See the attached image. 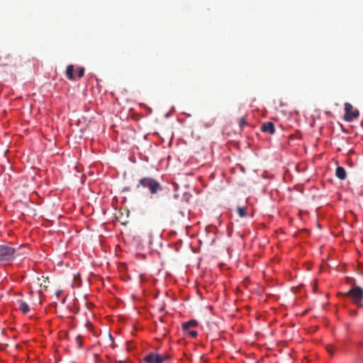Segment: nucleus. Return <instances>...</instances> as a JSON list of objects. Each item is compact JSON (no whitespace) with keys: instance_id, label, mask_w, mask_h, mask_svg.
Returning <instances> with one entry per match:
<instances>
[{"instance_id":"nucleus-10","label":"nucleus","mask_w":363,"mask_h":363,"mask_svg":"<svg viewBox=\"0 0 363 363\" xmlns=\"http://www.w3.org/2000/svg\"><path fill=\"white\" fill-rule=\"evenodd\" d=\"M74 66L72 65H68L66 69V76L70 79H74Z\"/></svg>"},{"instance_id":"nucleus-17","label":"nucleus","mask_w":363,"mask_h":363,"mask_svg":"<svg viewBox=\"0 0 363 363\" xmlns=\"http://www.w3.org/2000/svg\"><path fill=\"white\" fill-rule=\"evenodd\" d=\"M327 350L330 354H333V351L330 350L329 346L327 347Z\"/></svg>"},{"instance_id":"nucleus-4","label":"nucleus","mask_w":363,"mask_h":363,"mask_svg":"<svg viewBox=\"0 0 363 363\" xmlns=\"http://www.w3.org/2000/svg\"><path fill=\"white\" fill-rule=\"evenodd\" d=\"M345 107V115L344 119L347 122H351L358 118L359 113L357 109H353V106L351 104L346 102L344 104Z\"/></svg>"},{"instance_id":"nucleus-9","label":"nucleus","mask_w":363,"mask_h":363,"mask_svg":"<svg viewBox=\"0 0 363 363\" xmlns=\"http://www.w3.org/2000/svg\"><path fill=\"white\" fill-rule=\"evenodd\" d=\"M197 324L198 323H197L196 320H191L190 321L184 323L182 324V329L184 331H188L190 328L196 327L197 325Z\"/></svg>"},{"instance_id":"nucleus-6","label":"nucleus","mask_w":363,"mask_h":363,"mask_svg":"<svg viewBox=\"0 0 363 363\" xmlns=\"http://www.w3.org/2000/svg\"><path fill=\"white\" fill-rule=\"evenodd\" d=\"M260 130L264 133H268L272 135L275 133L274 124L272 122H267L262 124Z\"/></svg>"},{"instance_id":"nucleus-15","label":"nucleus","mask_w":363,"mask_h":363,"mask_svg":"<svg viewBox=\"0 0 363 363\" xmlns=\"http://www.w3.org/2000/svg\"><path fill=\"white\" fill-rule=\"evenodd\" d=\"M84 74V69L83 67H81L79 69L77 72V75L79 78L82 77Z\"/></svg>"},{"instance_id":"nucleus-7","label":"nucleus","mask_w":363,"mask_h":363,"mask_svg":"<svg viewBox=\"0 0 363 363\" xmlns=\"http://www.w3.org/2000/svg\"><path fill=\"white\" fill-rule=\"evenodd\" d=\"M13 62V57L12 56L6 52H3L0 55V63L1 65L7 66L9 65H11Z\"/></svg>"},{"instance_id":"nucleus-1","label":"nucleus","mask_w":363,"mask_h":363,"mask_svg":"<svg viewBox=\"0 0 363 363\" xmlns=\"http://www.w3.org/2000/svg\"><path fill=\"white\" fill-rule=\"evenodd\" d=\"M23 246L18 248H14L8 245H0V262H9L13 260L17 257H22L25 255L24 252H21Z\"/></svg>"},{"instance_id":"nucleus-16","label":"nucleus","mask_w":363,"mask_h":363,"mask_svg":"<svg viewBox=\"0 0 363 363\" xmlns=\"http://www.w3.org/2000/svg\"><path fill=\"white\" fill-rule=\"evenodd\" d=\"M189 334L192 337H196L198 335V333L196 330H191L189 332Z\"/></svg>"},{"instance_id":"nucleus-13","label":"nucleus","mask_w":363,"mask_h":363,"mask_svg":"<svg viewBox=\"0 0 363 363\" xmlns=\"http://www.w3.org/2000/svg\"><path fill=\"white\" fill-rule=\"evenodd\" d=\"M239 126L241 129H242L243 126L247 125V121L245 117H242L239 119Z\"/></svg>"},{"instance_id":"nucleus-14","label":"nucleus","mask_w":363,"mask_h":363,"mask_svg":"<svg viewBox=\"0 0 363 363\" xmlns=\"http://www.w3.org/2000/svg\"><path fill=\"white\" fill-rule=\"evenodd\" d=\"M160 357L162 359V363H164V362L169 360L170 359V356L168 354H161Z\"/></svg>"},{"instance_id":"nucleus-5","label":"nucleus","mask_w":363,"mask_h":363,"mask_svg":"<svg viewBox=\"0 0 363 363\" xmlns=\"http://www.w3.org/2000/svg\"><path fill=\"white\" fill-rule=\"evenodd\" d=\"M145 363H162L160 354L156 352H150L144 358Z\"/></svg>"},{"instance_id":"nucleus-3","label":"nucleus","mask_w":363,"mask_h":363,"mask_svg":"<svg viewBox=\"0 0 363 363\" xmlns=\"http://www.w3.org/2000/svg\"><path fill=\"white\" fill-rule=\"evenodd\" d=\"M345 296H349L352 298L353 303L357 306L360 307L362 306L363 301V289L359 286H354L352 289L345 294Z\"/></svg>"},{"instance_id":"nucleus-11","label":"nucleus","mask_w":363,"mask_h":363,"mask_svg":"<svg viewBox=\"0 0 363 363\" xmlns=\"http://www.w3.org/2000/svg\"><path fill=\"white\" fill-rule=\"evenodd\" d=\"M19 308L24 314L28 313L30 311L28 305L23 301H20Z\"/></svg>"},{"instance_id":"nucleus-12","label":"nucleus","mask_w":363,"mask_h":363,"mask_svg":"<svg viewBox=\"0 0 363 363\" xmlns=\"http://www.w3.org/2000/svg\"><path fill=\"white\" fill-rule=\"evenodd\" d=\"M237 212L240 217H245L246 216V208L238 207L237 209Z\"/></svg>"},{"instance_id":"nucleus-2","label":"nucleus","mask_w":363,"mask_h":363,"mask_svg":"<svg viewBox=\"0 0 363 363\" xmlns=\"http://www.w3.org/2000/svg\"><path fill=\"white\" fill-rule=\"evenodd\" d=\"M147 189L151 194H156L162 191V186L159 182L152 177H143L139 180L137 188Z\"/></svg>"},{"instance_id":"nucleus-8","label":"nucleus","mask_w":363,"mask_h":363,"mask_svg":"<svg viewBox=\"0 0 363 363\" xmlns=\"http://www.w3.org/2000/svg\"><path fill=\"white\" fill-rule=\"evenodd\" d=\"M335 174L337 177L341 180H344L346 179V171L342 167H337L336 169Z\"/></svg>"}]
</instances>
